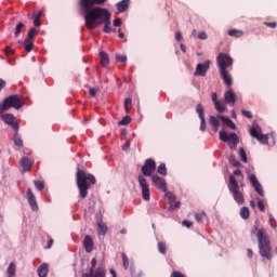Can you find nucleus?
<instances>
[{
    "label": "nucleus",
    "mask_w": 277,
    "mask_h": 277,
    "mask_svg": "<svg viewBox=\"0 0 277 277\" xmlns=\"http://www.w3.org/2000/svg\"><path fill=\"white\" fill-rule=\"evenodd\" d=\"M104 3H107V0H79L87 29H96V27L104 25L103 31L111 34V12L105 8H94V5H103Z\"/></svg>",
    "instance_id": "1"
},
{
    "label": "nucleus",
    "mask_w": 277,
    "mask_h": 277,
    "mask_svg": "<svg viewBox=\"0 0 277 277\" xmlns=\"http://www.w3.org/2000/svg\"><path fill=\"white\" fill-rule=\"evenodd\" d=\"M258 233V248L260 252V256H262L263 261H272L274 259V252L272 251V240H269V235L265 230V228H259L254 226L251 229V235H255Z\"/></svg>",
    "instance_id": "2"
},
{
    "label": "nucleus",
    "mask_w": 277,
    "mask_h": 277,
    "mask_svg": "<svg viewBox=\"0 0 277 277\" xmlns=\"http://www.w3.org/2000/svg\"><path fill=\"white\" fill-rule=\"evenodd\" d=\"M76 185L79 197L84 200V198H88V192L92 189V185H96V177L83 169H78L76 172Z\"/></svg>",
    "instance_id": "3"
},
{
    "label": "nucleus",
    "mask_w": 277,
    "mask_h": 277,
    "mask_svg": "<svg viewBox=\"0 0 277 277\" xmlns=\"http://www.w3.org/2000/svg\"><path fill=\"white\" fill-rule=\"evenodd\" d=\"M228 189L233 195L235 202H237L240 206L243 205V202H246V199L243 197V190H241L239 182H237V179L233 174L229 175Z\"/></svg>",
    "instance_id": "4"
},
{
    "label": "nucleus",
    "mask_w": 277,
    "mask_h": 277,
    "mask_svg": "<svg viewBox=\"0 0 277 277\" xmlns=\"http://www.w3.org/2000/svg\"><path fill=\"white\" fill-rule=\"evenodd\" d=\"M25 105V101L23 97L18 94L10 95L3 101V105H0V114H3V111H8V109H21Z\"/></svg>",
    "instance_id": "5"
},
{
    "label": "nucleus",
    "mask_w": 277,
    "mask_h": 277,
    "mask_svg": "<svg viewBox=\"0 0 277 277\" xmlns=\"http://www.w3.org/2000/svg\"><path fill=\"white\" fill-rule=\"evenodd\" d=\"M249 133L251 137H254L255 140H258L260 144H264V145L269 144V136H267V134L262 133L261 127L259 124L253 126L249 130Z\"/></svg>",
    "instance_id": "6"
},
{
    "label": "nucleus",
    "mask_w": 277,
    "mask_h": 277,
    "mask_svg": "<svg viewBox=\"0 0 277 277\" xmlns=\"http://www.w3.org/2000/svg\"><path fill=\"white\" fill-rule=\"evenodd\" d=\"M219 70H227L233 66V57L226 53H220L216 57Z\"/></svg>",
    "instance_id": "7"
},
{
    "label": "nucleus",
    "mask_w": 277,
    "mask_h": 277,
    "mask_svg": "<svg viewBox=\"0 0 277 277\" xmlns=\"http://www.w3.org/2000/svg\"><path fill=\"white\" fill-rule=\"evenodd\" d=\"M138 185L142 189L143 200L148 202V200H150V185L144 175H138Z\"/></svg>",
    "instance_id": "8"
},
{
    "label": "nucleus",
    "mask_w": 277,
    "mask_h": 277,
    "mask_svg": "<svg viewBox=\"0 0 277 277\" xmlns=\"http://www.w3.org/2000/svg\"><path fill=\"white\" fill-rule=\"evenodd\" d=\"M157 170V162L151 158L145 160L144 166L141 169L143 176H153V173Z\"/></svg>",
    "instance_id": "9"
},
{
    "label": "nucleus",
    "mask_w": 277,
    "mask_h": 277,
    "mask_svg": "<svg viewBox=\"0 0 277 277\" xmlns=\"http://www.w3.org/2000/svg\"><path fill=\"white\" fill-rule=\"evenodd\" d=\"M219 137L221 142H229L230 148H237V144H239V136H237L235 133L227 134L224 131H221L219 133Z\"/></svg>",
    "instance_id": "10"
},
{
    "label": "nucleus",
    "mask_w": 277,
    "mask_h": 277,
    "mask_svg": "<svg viewBox=\"0 0 277 277\" xmlns=\"http://www.w3.org/2000/svg\"><path fill=\"white\" fill-rule=\"evenodd\" d=\"M91 265L92 267L90 272L84 275L85 277H105V268L97 267L96 271H94V267H96V258L92 259Z\"/></svg>",
    "instance_id": "11"
},
{
    "label": "nucleus",
    "mask_w": 277,
    "mask_h": 277,
    "mask_svg": "<svg viewBox=\"0 0 277 277\" xmlns=\"http://www.w3.org/2000/svg\"><path fill=\"white\" fill-rule=\"evenodd\" d=\"M150 180H151L153 185H155V187L160 189V192H168V183H166V179H163L157 174H153Z\"/></svg>",
    "instance_id": "12"
},
{
    "label": "nucleus",
    "mask_w": 277,
    "mask_h": 277,
    "mask_svg": "<svg viewBox=\"0 0 277 277\" xmlns=\"http://www.w3.org/2000/svg\"><path fill=\"white\" fill-rule=\"evenodd\" d=\"M210 67H211V61H206L203 64L199 63L196 67L195 76L207 77V72H209Z\"/></svg>",
    "instance_id": "13"
},
{
    "label": "nucleus",
    "mask_w": 277,
    "mask_h": 277,
    "mask_svg": "<svg viewBox=\"0 0 277 277\" xmlns=\"http://www.w3.org/2000/svg\"><path fill=\"white\" fill-rule=\"evenodd\" d=\"M224 102L227 105H230V107H235V103H237V94L235 93V91H233L232 88H229L227 91H225Z\"/></svg>",
    "instance_id": "14"
},
{
    "label": "nucleus",
    "mask_w": 277,
    "mask_h": 277,
    "mask_svg": "<svg viewBox=\"0 0 277 277\" xmlns=\"http://www.w3.org/2000/svg\"><path fill=\"white\" fill-rule=\"evenodd\" d=\"M26 198H27L28 205L31 207L32 211H38V201L36 200V195H34L31 187L27 188Z\"/></svg>",
    "instance_id": "15"
},
{
    "label": "nucleus",
    "mask_w": 277,
    "mask_h": 277,
    "mask_svg": "<svg viewBox=\"0 0 277 277\" xmlns=\"http://www.w3.org/2000/svg\"><path fill=\"white\" fill-rule=\"evenodd\" d=\"M196 111L199 116V119L201 121L200 123V131H207V120L205 119V107H202V104H198L196 106Z\"/></svg>",
    "instance_id": "16"
},
{
    "label": "nucleus",
    "mask_w": 277,
    "mask_h": 277,
    "mask_svg": "<svg viewBox=\"0 0 277 277\" xmlns=\"http://www.w3.org/2000/svg\"><path fill=\"white\" fill-rule=\"evenodd\" d=\"M2 120L5 122V124H10L13 127L14 131H18V123L15 122L16 117L12 114H4L1 116Z\"/></svg>",
    "instance_id": "17"
},
{
    "label": "nucleus",
    "mask_w": 277,
    "mask_h": 277,
    "mask_svg": "<svg viewBox=\"0 0 277 277\" xmlns=\"http://www.w3.org/2000/svg\"><path fill=\"white\" fill-rule=\"evenodd\" d=\"M249 181L252 183L255 192L259 194V196H263V187L261 186V183H259V180L256 179V175L250 174L249 175Z\"/></svg>",
    "instance_id": "18"
},
{
    "label": "nucleus",
    "mask_w": 277,
    "mask_h": 277,
    "mask_svg": "<svg viewBox=\"0 0 277 277\" xmlns=\"http://www.w3.org/2000/svg\"><path fill=\"white\" fill-rule=\"evenodd\" d=\"M221 79H223V82L227 88H230L233 85V76L230 72H228V69L220 70Z\"/></svg>",
    "instance_id": "19"
},
{
    "label": "nucleus",
    "mask_w": 277,
    "mask_h": 277,
    "mask_svg": "<svg viewBox=\"0 0 277 277\" xmlns=\"http://www.w3.org/2000/svg\"><path fill=\"white\" fill-rule=\"evenodd\" d=\"M19 166L22 168V172H29L31 170V166H34V161L28 157H23L19 161Z\"/></svg>",
    "instance_id": "20"
},
{
    "label": "nucleus",
    "mask_w": 277,
    "mask_h": 277,
    "mask_svg": "<svg viewBox=\"0 0 277 277\" xmlns=\"http://www.w3.org/2000/svg\"><path fill=\"white\" fill-rule=\"evenodd\" d=\"M83 248L85 252H92L94 250V241L92 240V237L87 235L83 240Z\"/></svg>",
    "instance_id": "21"
},
{
    "label": "nucleus",
    "mask_w": 277,
    "mask_h": 277,
    "mask_svg": "<svg viewBox=\"0 0 277 277\" xmlns=\"http://www.w3.org/2000/svg\"><path fill=\"white\" fill-rule=\"evenodd\" d=\"M130 3H131V0H121L116 4V8L119 13L127 12V10H129Z\"/></svg>",
    "instance_id": "22"
},
{
    "label": "nucleus",
    "mask_w": 277,
    "mask_h": 277,
    "mask_svg": "<svg viewBox=\"0 0 277 277\" xmlns=\"http://www.w3.org/2000/svg\"><path fill=\"white\" fill-rule=\"evenodd\" d=\"M38 276L39 277H47L49 275V264L43 263L38 267Z\"/></svg>",
    "instance_id": "23"
},
{
    "label": "nucleus",
    "mask_w": 277,
    "mask_h": 277,
    "mask_svg": "<svg viewBox=\"0 0 277 277\" xmlns=\"http://www.w3.org/2000/svg\"><path fill=\"white\" fill-rule=\"evenodd\" d=\"M42 18V11L39 12H34L32 13V21H34V25L35 27H40V25H42L40 23V19Z\"/></svg>",
    "instance_id": "24"
},
{
    "label": "nucleus",
    "mask_w": 277,
    "mask_h": 277,
    "mask_svg": "<svg viewBox=\"0 0 277 277\" xmlns=\"http://www.w3.org/2000/svg\"><path fill=\"white\" fill-rule=\"evenodd\" d=\"M219 118L222 120L223 123L226 124V127H229V129H237V126H235V122L230 120V118L224 117V116H219Z\"/></svg>",
    "instance_id": "25"
},
{
    "label": "nucleus",
    "mask_w": 277,
    "mask_h": 277,
    "mask_svg": "<svg viewBox=\"0 0 277 277\" xmlns=\"http://www.w3.org/2000/svg\"><path fill=\"white\" fill-rule=\"evenodd\" d=\"M100 57H101V65L102 66H109V55L106 52H101L100 53Z\"/></svg>",
    "instance_id": "26"
},
{
    "label": "nucleus",
    "mask_w": 277,
    "mask_h": 277,
    "mask_svg": "<svg viewBox=\"0 0 277 277\" xmlns=\"http://www.w3.org/2000/svg\"><path fill=\"white\" fill-rule=\"evenodd\" d=\"M227 34L232 38H241L243 36L242 30H238V29H229L227 30Z\"/></svg>",
    "instance_id": "27"
},
{
    "label": "nucleus",
    "mask_w": 277,
    "mask_h": 277,
    "mask_svg": "<svg viewBox=\"0 0 277 277\" xmlns=\"http://www.w3.org/2000/svg\"><path fill=\"white\" fill-rule=\"evenodd\" d=\"M24 49L27 53H31L34 50V40L25 39Z\"/></svg>",
    "instance_id": "28"
},
{
    "label": "nucleus",
    "mask_w": 277,
    "mask_h": 277,
    "mask_svg": "<svg viewBox=\"0 0 277 277\" xmlns=\"http://www.w3.org/2000/svg\"><path fill=\"white\" fill-rule=\"evenodd\" d=\"M8 277H15L16 276V264L14 262H11L8 267Z\"/></svg>",
    "instance_id": "29"
},
{
    "label": "nucleus",
    "mask_w": 277,
    "mask_h": 277,
    "mask_svg": "<svg viewBox=\"0 0 277 277\" xmlns=\"http://www.w3.org/2000/svg\"><path fill=\"white\" fill-rule=\"evenodd\" d=\"M205 217H207V213L205 211L195 213V220L198 222V224H202Z\"/></svg>",
    "instance_id": "30"
},
{
    "label": "nucleus",
    "mask_w": 277,
    "mask_h": 277,
    "mask_svg": "<svg viewBox=\"0 0 277 277\" xmlns=\"http://www.w3.org/2000/svg\"><path fill=\"white\" fill-rule=\"evenodd\" d=\"M157 172L162 176H168V168H166V163H160L157 168Z\"/></svg>",
    "instance_id": "31"
},
{
    "label": "nucleus",
    "mask_w": 277,
    "mask_h": 277,
    "mask_svg": "<svg viewBox=\"0 0 277 277\" xmlns=\"http://www.w3.org/2000/svg\"><path fill=\"white\" fill-rule=\"evenodd\" d=\"M240 216L242 220H248V217H250V209L248 207H242L240 209Z\"/></svg>",
    "instance_id": "32"
},
{
    "label": "nucleus",
    "mask_w": 277,
    "mask_h": 277,
    "mask_svg": "<svg viewBox=\"0 0 277 277\" xmlns=\"http://www.w3.org/2000/svg\"><path fill=\"white\" fill-rule=\"evenodd\" d=\"M214 107H215L216 111H219V114H224V111H226V105L222 102H216L214 104Z\"/></svg>",
    "instance_id": "33"
},
{
    "label": "nucleus",
    "mask_w": 277,
    "mask_h": 277,
    "mask_svg": "<svg viewBox=\"0 0 277 277\" xmlns=\"http://www.w3.org/2000/svg\"><path fill=\"white\" fill-rule=\"evenodd\" d=\"M36 36H38V29L32 27V28H30L28 30V38H27V40H36Z\"/></svg>",
    "instance_id": "34"
},
{
    "label": "nucleus",
    "mask_w": 277,
    "mask_h": 277,
    "mask_svg": "<svg viewBox=\"0 0 277 277\" xmlns=\"http://www.w3.org/2000/svg\"><path fill=\"white\" fill-rule=\"evenodd\" d=\"M14 144L15 146H18V148H22L23 146V138L18 135V131H15Z\"/></svg>",
    "instance_id": "35"
},
{
    "label": "nucleus",
    "mask_w": 277,
    "mask_h": 277,
    "mask_svg": "<svg viewBox=\"0 0 277 277\" xmlns=\"http://www.w3.org/2000/svg\"><path fill=\"white\" fill-rule=\"evenodd\" d=\"M158 251L160 252V254H166V252H168V246L166 245V242H158Z\"/></svg>",
    "instance_id": "36"
},
{
    "label": "nucleus",
    "mask_w": 277,
    "mask_h": 277,
    "mask_svg": "<svg viewBox=\"0 0 277 277\" xmlns=\"http://www.w3.org/2000/svg\"><path fill=\"white\" fill-rule=\"evenodd\" d=\"M239 157L243 163H248V155L246 154V149L242 147L239 148Z\"/></svg>",
    "instance_id": "37"
},
{
    "label": "nucleus",
    "mask_w": 277,
    "mask_h": 277,
    "mask_svg": "<svg viewBox=\"0 0 277 277\" xmlns=\"http://www.w3.org/2000/svg\"><path fill=\"white\" fill-rule=\"evenodd\" d=\"M23 27H25V25L23 24V22H19V23L16 25L15 31H14L15 38H18V36H21V31L23 30Z\"/></svg>",
    "instance_id": "38"
},
{
    "label": "nucleus",
    "mask_w": 277,
    "mask_h": 277,
    "mask_svg": "<svg viewBox=\"0 0 277 277\" xmlns=\"http://www.w3.org/2000/svg\"><path fill=\"white\" fill-rule=\"evenodd\" d=\"M34 185L38 192H42L44 189V182L36 180L34 181Z\"/></svg>",
    "instance_id": "39"
},
{
    "label": "nucleus",
    "mask_w": 277,
    "mask_h": 277,
    "mask_svg": "<svg viewBox=\"0 0 277 277\" xmlns=\"http://www.w3.org/2000/svg\"><path fill=\"white\" fill-rule=\"evenodd\" d=\"M131 123V116H126L119 121L120 127H127V124Z\"/></svg>",
    "instance_id": "40"
},
{
    "label": "nucleus",
    "mask_w": 277,
    "mask_h": 277,
    "mask_svg": "<svg viewBox=\"0 0 277 277\" xmlns=\"http://www.w3.org/2000/svg\"><path fill=\"white\" fill-rule=\"evenodd\" d=\"M209 122L211 127H220V119L217 117L211 116Z\"/></svg>",
    "instance_id": "41"
},
{
    "label": "nucleus",
    "mask_w": 277,
    "mask_h": 277,
    "mask_svg": "<svg viewBox=\"0 0 277 277\" xmlns=\"http://www.w3.org/2000/svg\"><path fill=\"white\" fill-rule=\"evenodd\" d=\"M98 233H101L102 235H105L107 233V225L103 224V223H98Z\"/></svg>",
    "instance_id": "42"
},
{
    "label": "nucleus",
    "mask_w": 277,
    "mask_h": 277,
    "mask_svg": "<svg viewBox=\"0 0 277 277\" xmlns=\"http://www.w3.org/2000/svg\"><path fill=\"white\" fill-rule=\"evenodd\" d=\"M121 256L124 269H129V256H127L124 253H122Z\"/></svg>",
    "instance_id": "43"
},
{
    "label": "nucleus",
    "mask_w": 277,
    "mask_h": 277,
    "mask_svg": "<svg viewBox=\"0 0 277 277\" xmlns=\"http://www.w3.org/2000/svg\"><path fill=\"white\" fill-rule=\"evenodd\" d=\"M131 107H132V100H131V97H128L124 100L126 111H129V109H131Z\"/></svg>",
    "instance_id": "44"
},
{
    "label": "nucleus",
    "mask_w": 277,
    "mask_h": 277,
    "mask_svg": "<svg viewBox=\"0 0 277 277\" xmlns=\"http://www.w3.org/2000/svg\"><path fill=\"white\" fill-rule=\"evenodd\" d=\"M241 114H242V116H245V118H248L249 120H252V118H254V116L252 115V113L250 110L242 109Z\"/></svg>",
    "instance_id": "45"
},
{
    "label": "nucleus",
    "mask_w": 277,
    "mask_h": 277,
    "mask_svg": "<svg viewBox=\"0 0 277 277\" xmlns=\"http://www.w3.org/2000/svg\"><path fill=\"white\" fill-rule=\"evenodd\" d=\"M167 196H168L169 202H170V205L172 207V202L176 201V195L172 194V193H168Z\"/></svg>",
    "instance_id": "46"
},
{
    "label": "nucleus",
    "mask_w": 277,
    "mask_h": 277,
    "mask_svg": "<svg viewBox=\"0 0 277 277\" xmlns=\"http://www.w3.org/2000/svg\"><path fill=\"white\" fill-rule=\"evenodd\" d=\"M116 61L120 62L121 64H124V62H127V56L117 54L116 55Z\"/></svg>",
    "instance_id": "47"
},
{
    "label": "nucleus",
    "mask_w": 277,
    "mask_h": 277,
    "mask_svg": "<svg viewBox=\"0 0 277 277\" xmlns=\"http://www.w3.org/2000/svg\"><path fill=\"white\" fill-rule=\"evenodd\" d=\"M266 27H271V29H276L277 23L276 22H264Z\"/></svg>",
    "instance_id": "48"
},
{
    "label": "nucleus",
    "mask_w": 277,
    "mask_h": 277,
    "mask_svg": "<svg viewBox=\"0 0 277 277\" xmlns=\"http://www.w3.org/2000/svg\"><path fill=\"white\" fill-rule=\"evenodd\" d=\"M258 208L260 211L264 212L265 211V203L263 202V200H258Z\"/></svg>",
    "instance_id": "49"
},
{
    "label": "nucleus",
    "mask_w": 277,
    "mask_h": 277,
    "mask_svg": "<svg viewBox=\"0 0 277 277\" xmlns=\"http://www.w3.org/2000/svg\"><path fill=\"white\" fill-rule=\"evenodd\" d=\"M207 38H209V35H207L206 31H201L198 34V39L199 40H207Z\"/></svg>",
    "instance_id": "50"
},
{
    "label": "nucleus",
    "mask_w": 277,
    "mask_h": 277,
    "mask_svg": "<svg viewBox=\"0 0 277 277\" xmlns=\"http://www.w3.org/2000/svg\"><path fill=\"white\" fill-rule=\"evenodd\" d=\"M171 277H187L185 276V274L179 272V271H174L172 274H171Z\"/></svg>",
    "instance_id": "51"
},
{
    "label": "nucleus",
    "mask_w": 277,
    "mask_h": 277,
    "mask_svg": "<svg viewBox=\"0 0 277 277\" xmlns=\"http://www.w3.org/2000/svg\"><path fill=\"white\" fill-rule=\"evenodd\" d=\"M114 27H120L122 25V19L120 18H115L113 22Z\"/></svg>",
    "instance_id": "52"
},
{
    "label": "nucleus",
    "mask_w": 277,
    "mask_h": 277,
    "mask_svg": "<svg viewBox=\"0 0 277 277\" xmlns=\"http://www.w3.org/2000/svg\"><path fill=\"white\" fill-rule=\"evenodd\" d=\"M97 92H98V89L91 88L89 90V94H90V96H92V98H94V96H96Z\"/></svg>",
    "instance_id": "53"
},
{
    "label": "nucleus",
    "mask_w": 277,
    "mask_h": 277,
    "mask_svg": "<svg viewBox=\"0 0 277 277\" xmlns=\"http://www.w3.org/2000/svg\"><path fill=\"white\" fill-rule=\"evenodd\" d=\"M182 224L186 228H192V226H194V223L192 221H183Z\"/></svg>",
    "instance_id": "54"
},
{
    "label": "nucleus",
    "mask_w": 277,
    "mask_h": 277,
    "mask_svg": "<svg viewBox=\"0 0 277 277\" xmlns=\"http://www.w3.org/2000/svg\"><path fill=\"white\" fill-rule=\"evenodd\" d=\"M4 53L5 55H14V50L10 47H6Z\"/></svg>",
    "instance_id": "55"
},
{
    "label": "nucleus",
    "mask_w": 277,
    "mask_h": 277,
    "mask_svg": "<svg viewBox=\"0 0 277 277\" xmlns=\"http://www.w3.org/2000/svg\"><path fill=\"white\" fill-rule=\"evenodd\" d=\"M175 40H177L179 42H181V40H183V34L181 31L175 32Z\"/></svg>",
    "instance_id": "56"
},
{
    "label": "nucleus",
    "mask_w": 277,
    "mask_h": 277,
    "mask_svg": "<svg viewBox=\"0 0 277 277\" xmlns=\"http://www.w3.org/2000/svg\"><path fill=\"white\" fill-rule=\"evenodd\" d=\"M269 222H271L272 228H276V220L274 219V216H269Z\"/></svg>",
    "instance_id": "57"
},
{
    "label": "nucleus",
    "mask_w": 277,
    "mask_h": 277,
    "mask_svg": "<svg viewBox=\"0 0 277 277\" xmlns=\"http://www.w3.org/2000/svg\"><path fill=\"white\" fill-rule=\"evenodd\" d=\"M234 175H235V176H240L241 179H243V174L241 173V170H239V169H236V170L234 171Z\"/></svg>",
    "instance_id": "58"
},
{
    "label": "nucleus",
    "mask_w": 277,
    "mask_h": 277,
    "mask_svg": "<svg viewBox=\"0 0 277 277\" xmlns=\"http://www.w3.org/2000/svg\"><path fill=\"white\" fill-rule=\"evenodd\" d=\"M212 101L214 104L219 103L220 101H217V93H212Z\"/></svg>",
    "instance_id": "59"
},
{
    "label": "nucleus",
    "mask_w": 277,
    "mask_h": 277,
    "mask_svg": "<svg viewBox=\"0 0 277 277\" xmlns=\"http://www.w3.org/2000/svg\"><path fill=\"white\" fill-rule=\"evenodd\" d=\"M232 164L234 166V168H239L241 166V162H239L238 160H234L232 161Z\"/></svg>",
    "instance_id": "60"
},
{
    "label": "nucleus",
    "mask_w": 277,
    "mask_h": 277,
    "mask_svg": "<svg viewBox=\"0 0 277 277\" xmlns=\"http://www.w3.org/2000/svg\"><path fill=\"white\" fill-rule=\"evenodd\" d=\"M3 88H5V80L0 78V92L3 90Z\"/></svg>",
    "instance_id": "61"
},
{
    "label": "nucleus",
    "mask_w": 277,
    "mask_h": 277,
    "mask_svg": "<svg viewBox=\"0 0 277 277\" xmlns=\"http://www.w3.org/2000/svg\"><path fill=\"white\" fill-rule=\"evenodd\" d=\"M253 252H252V249H248L247 250V256L249 258V259H252V256H253Z\"/></svg>",
    "instance_id": "62"
},
{
    "label": "nucleus",
    "mask_w": 277,
    "mask_h": 277,
    "mask_svg": "<svg viewBox=\"0 0 277 277\" xmlns=\"http://www.w3.org/2000/svg\"><path fill=\"white\" fill-rule=\"evenodd\" d=\"M110 275L113 277H118V275L116 274V271L114 268L110 269Z\"/></svg>",
    "instance_id": "63"
},
{
    "label": "nucleus",
    "mask_w": 277,
    "mask_h": 277,
    "mask_svg": "<svg viewBox=\"0 0 277 277\" xmlns=\"http://www.w3.org/2000/svg\"><path fill=\"white\" fill-rule=\"evenodd\" d=\"M118 36H119V38H124V32H122V30L119 29V30H118Z\"/></svg>",
    "instance_id": "64"
}]
</instances>
